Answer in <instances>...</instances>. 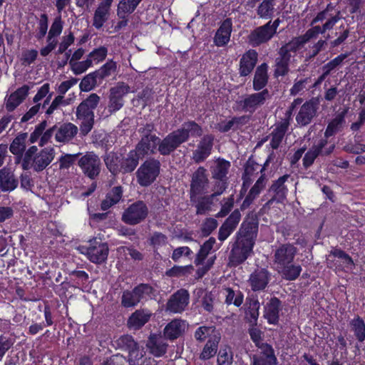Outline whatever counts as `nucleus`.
<instances>
[{
	"label": "nucleus",
	"mask_w": 365,
	"mask_h": 365,
	"mask_svg": "<svg viewBox=\"0 0 365 365\" xmlns=\"http://www.w3.org/2000/svg\"><path fill=\"white\" fill-rule=\"evenodd\" d=\"M257 218L245 217L236 232L230 258L232 263L239 265L245 262L252 252L258 232Z\"/></svg>",
	"instance_id": "f257e3e1"
},
{
	"label": "nucleus",
	"mask_w": 365,
	"mask_h": 365,
	"mask_svg": "<svg viewBox=\"0 0 365 365\" xmlns=\"http://www.w3.org/2000/svg\"><path fill=\"white\" fill-rule=\"evenodd\" d=\"M202 133V126L195 120L185 121L180 128L170 132L163 139L159 137L158 153L163 156H168L186 143L190 136L201 137Z\"/></svg>",
	"instance_id": "f03ea898"
},
{
	"label": "nucleus",
	"mask_w": 365,
	"mask_h": 365,
	"mask_svg": "<svg viewBox=\"0 0 365 365\" xmlns=\"http://www.w3.org/2000/svg\"><path fill=\"white\" fill-rule=\"evenodd\" d=\"M100 97L96 93L90 94L76 108V115L81 120L80 124L81 133L87 135L93 128L94 124V110L98 107Z\"/></svg>",
	"instance_id": "7ed1b4c3"
},
{
	"label": "nucleus",
	"mask_w": 365,
	"mask_h": 365,
	"mask_svg": "<svg viewBox=\"0 0 365 365\" xmlns=\"http://www.w3.org/2000/svg\"><path fill=\"white\" fill-rule=\"evenodd\" d=\"M272 95L268 89L247 94L241 99L235 101L233 109L236 111L248 113L250 116L256 110L263 106L267 101L271 99Z\"/></svg>",
	"instance_id": "20e7f679"
},
{
	"label": "nucleus",
	"mask_w": 365,
	"mask_h": 365,
	"mask_svg": "<svg viewBox=\"0 0 365 365\" xmlns=\"http://www.w3.org/2000/svg\"><path fill=\"white\" fill-rule=\"evenodd\" d=\"M160 161L153 157L146 159L138 168L136 178L138 184L143 187L152 185L160 173Z\"/></svg>",
	"instance_id": "39448f33"
},
{
	"label": "nucleus",
	"mask_w": 365,
	"mask_h": 365,
	"mask_svg": "<svg viewBox=\"0 0 365 365\" xmlns=\"http://www.w3.org/2000/svg\"><path fill=\"white\" fill-rule=\"evenodd\" d=\"M231 167V163L222 158H217L210 170L212 178L216 181L215 187L217 192L215 195L223 193L228 186V173Z\"/></svg>",
	"instance_id": "423d86ee"
},
{
	"label": "nucleus",
	"mask_w": 365,
	"mask_h": 365,
	"mask_svg": "<svg viewBox=\"0 0 365 365\" xmlns=\"http://www.w3.org/2000/svg\"><path fill=\"white\" fill-rule=\"evenodd\" d=\"M149 215V208L146 202L138 200L128 205L124 210L121 220L128 225H136L144 222Z\"/></svg>",
	"instance_id": "0eeeda50"
},
{
	"label": "nucleus",
	"mask_w": 365,
	"mask_h": 365,
	"mask_svg": "<svg viewBox=\"0 0 365 365\" xmlns=\"http://www.w3.org/2000/svg\"><path fill=\"white\" fill-rule=\"evenodd\" d=\"M78 165L84 175L91 180H95L101 169V159L94 152H86L78 161Z\"/></svg>",
	"instance_id": "6e6552de"
},
{
	"label": "nucleus",
	"mask_w": 365,
	"mask_h": 365,
	"mask_svg": "<svg viewBox=\"0 0 365 365\" xmlns=\"http://www.w3.org/2000/svg\"><path fill=\"white\" fill-rule=\"evenodd\" d=\"M190 186V198H193L195 195L207 194L210 180L207 170L203 166L198 167L192 173Z\"/></svg>",
	"instance_id": "1a4fd4ad"
},
{
	"label": "nucleus",
	"mask_w": 365,
	"mask_h": 365,
	"mask_svg": "<svg viewBox=\"0 0 365 365\" xmlns=\"http://www.w3.org/2000/svg\"><path fill=\"white\" fill-rule=\"evenodd\" d=\"M319 103L318 97H312L302 103L295 118L297 125L300 127L309 125L317 115Z\"/></svg>",
	"instance_id": "9d476101"
},
{
	"label": "nucleus",
	"mask_w": 365,
	"mask_h": 365,
	"mask_svg": "<svg viewBox=\"0 0 365 365\" xmlns=\"http://www.w3.org/2000/svg\"><path fill=\"white\" fill-rule=\"evenodd\" d=\"M130 91V87L125 83H118L110 89L108 112L112 114L120 110L124 105L123 97Z\"/></svg>",
	"instance_id": "9b49d317"
},
{
	"label": "nucleus",
	"mask_w": 365,
	"mask_h": 365,
	"mask_svg": "<svg viewBox=\"0 0 365 365\" xmlns=\"http://www.w3.org/2000/svg\"><path fill=\"white\" fill-rule=\"evenodd\" d=\"M108 246L106 242H98L96 239L90 241V246L86 249L89 260L95 264H102L108 255Z\"/></svg>",
	"instance_id": "f8f14e48"
},
{
	"label": "nucleus",
	"mask_w": 365,
	"mask_h": 365,
	"mask_svg": "<svg viewBox=\"0 0 365 365\" xmlns=\"http://www.w3.org/2000/svg\"><path fill=\"white\" fill-rule=\"evenodd\" d=\"M214 135L212 134L205 135L197 148L192 151V159L195 163L204 162L211 154L214 144Z\"/></svg>",
	"instance_id": "ddd939ff"
},
{
	"label": "nucleus",
	"mask_w": 365,
	"mask_h": 365,
	"mask_svg": "<svg viewBox=\"0 0 365 365\" xmlns=\"http://www.w3.org/2000/svg\"><path fill=\"white\" fill-rule=\"evenodd\" d=\"M271 279V274L266 268L256 269L250 275L248 284L253 292L264 291Z\"/></svg>",
	"instance_id": "4468645a"
},
{
	"label": "nucleus",
	"mask_w": 365,
	"mask_h": 365,
	"mask_svg": "<svg viewBox=\"0 0 365 365\" xmlns=\"http://www.w3.org/2000/svg\"><path fill=\"white\" fill-rule=\"evenodd\" d=\"M258 53L255 49H249L245 52L240 59L238 73L240 77L250 75L257 66Z\"/></svg>",
	"instance_id": "2eb2a0df"
},
{
	"label": "nucleus",
	"mask_w": 365,
	"mask_h": 365,
	"mask_svg": "<svg viewBox=\"0 0 365 365\" xmlns=\"http://www.w3.org/2000/svg\"><path fill=\"white\" fill-rule=\"evenodd\" d=\"M190 294L187 290L180 289L175 292L167 302V309L173 313H181L189 303Z\"/></svg>",
	"instance_id": "dca6fc26"
},
{
	"label": "nucleus",
	"mask_w": 365,
	"mask_h": 365,
	"mask_svg": "<svg viewBox=\"0 0 365 365\" xmlns=\"http://www.w3.org/2000/svg\"><path fill=\"white\" fill-rule=\"evenodd\" d=\"M297 249L291 243L282 244L274 252V263L277 267L293 262Z\"/></svg>",
	"instance_id": "f3484780"
},
{
	"label": "nucleus",
	"mask_w": 365,
	"mask_h": 365,
	"mask_svg": "<svg viewBox=\"0 0 365 365\" xmlns=\"http://www.w3.org/2000/svg\"><path fill=\"white\" fill-rule=\"evenodd\" d=\"M282 309V301L277 297H271L264 307V317L269 324H279V312Z\"/></svg>",
	"instance_id": "a211bd4d"
},
{
	"label": "nucleus",
	"mask_w": 365,
	"mask_h": 365,
	"mask_svg": "<svg viewBox=\"0 0 365 365\" xmlns=\"http://www.w3.org/2000/svg\"><path fill=\"white\" fill-rule=\"evenodd\" d=\"M274 35L269 31V24H265L252 30L248 35V42L253 47L259 46L269 42Z\"/></svg>",
	"instance_id": "6ab92c4d"
},
{
	"label": "nucleus",
	"mask_w": 365,
	"mask_h": 365,
	"mask_svg": "<svg viewBox=\"0 0 365 365\" xmlns=\"http://www.w3.org/2000/svg\"><path fill=\"white\" fill-rule=\"evenodd\" d=\"M232 31V21L230 18H227L220 24L215 32L213 41L217 47L226 46L231 37Z\"/></svg>",
	"instance_id": "aec40b11"
},
{
	"label": "nucleus",
	"mask_w": 365,
	"mask_h": 365,
	"mask_svg": "<svg viewBox=\"0 0 365 365\" xmlns=\"http://www.w3.org/2000/svg\"><path fill=\"white\" fill-rule=\"evenodd\" d=\"M158 136L141 137L135 148L143 158L149 155H155L158 153Z\"/></svg>",
	"instance_id": "412c9836"
},
{
	"label": "nucleus",
	"mask_w": 365,
	"mask_h": 365,
	"mask_svg": "<svg viewBox=\"0 0 365 365\" xmlns=\"http://www.w3.org/2000/svg\"><path fill=\"white\" fill-rule=\"evenodd\" d=\"M269 66L266 62L262 63L256 67L252 79V89L255 91H261L267 89L265 87L269 82Z\"/></svg>",
	"instance_id": "4be33fe9"
},
{
	"label": "nucleus",
	"mask_w": 365,
	"mask_h": 365,
	"mask_svg": "<svg viewBox=\"0 0 365 365\" xmlns=\"http://www.w3.org/2000/svg\"><path fill=\"white\" fill-rule=\"evenodd\" d=\"M250 120V116L243 115L240 116H234L230 120L225 121L222 120L215 124V128L220 133H227L230 130L237 131L241 128L242 126L246 125Z\"/></svg>",
	"instance_id": "5701e85b"
},
{
	"label": "nucleus",
	"mask_w": 365,
	"mask_h": 365,
	"mask_svg": "<svg viewBox=\"0 0 365 365\" xmlns=\"http://www.w3.org/2000/svg\"><path fill=\"white\" fill-rule=\"evenodd\" d=\"M264 350L259 351L252 356L251 359L252 365H276L277 359L272 345H265Z\"/></svg>",
	"instance_id": "b1692460"
},
{
	"label": "nucleus",
	"mask_w": 365,
	"mask_h": 365,
	"mask_svg": "<svg viewBox=\"0 0 365 365\" xmlns=\"http://www.w3.org/2000/svg\"><path fill=\"white\" fill-rule=\"evenodd\" d=\"M152 313L148 309H136L128 317L127 326L129 329L139 330L149 322Z\"/></svg>",
	"instance_id": "393cba45"
},
{
	"label": "nucleus",
	"mask_w": 365,
	"mask_h": 365,
	"mask_svg": "<svg viewBox=\"0 0 365 365\" xmlns=\"http://www.w3.org/2000/svg\"><path fill=\"white\" fill-rule=\"evenodd\" d=\"M194 337L197 343H202L221 339V334L214 325H202L195 329Z\"/></svg>",
	"instance_id": "a878e982"
},
{
	"label": "nucleus",
	"mask_w": 365,
	"mask_h": 365,
	"mask_svg": "<svg viewBox=\"0 0 365 365\" xmlns=\"http://www.w3.org/2000/svg\"><path fill=\"white\" fill-rule=\"evenodd\" d=\"M327 145L326 139H319L315 142L313 145L305 153L302 159L303 167L304 169H308L314 163L315 160L321 155L322 149Z\"/></svg>",
	"instance_id": "bb28decb"
},
{
	"label": "nucleus",
	"mask_w": 365,
	"mask_h": 365,
	"mask_svg": "<svg viewBox=\"0 0 365 365\" xmlns=\"http://www.w3.org/2000/svg\"><path fill=\"white\" fill-rule=\"evenodd\" d=\"M185 321L175 319L169 322L163 330L165 339L173 341L182 335L186 328Z\"/></svg>",
	"instance_id": "cd10ccee"
},
{
	"label": "nucleus",
	"mask_w": 365,
	"mask_h": 365,
	"mask_svg": "<svg viewBox=\"0 0 365 365\" xmlns=\"http://www.w3.org/2000/svg\"><path fill=\"white\" fill-rule=\"evenodd\" d=\"M333 256L336 258L340 259L342 261L343 265L338 264L337 262H335L334 261H331L330 259L328 260L329 267L330 268L335 267L336 269L339 270H342L344 267H346L348 269H353L355 266V264L354 262L353 259L351 257V256L347 254L345 251L341 250V249H334L330 252L329 257Z\"/></svg>",
	"instance_id": "c85d7f7f"
},
{
	"label": "nucleus",
	"mask_w": 365,
	"mask_h": 365,
	"mask_svg": "<svg viewBox=\"0 0 365 365\" xmlns=\"http://www.w3.org/2000/svg\"><path fill=\"white\" fill-rule=\"evenodd\" d=\"M18 184V180L9 168H3L0 170V192L13 191Z\"/></svg>",
	"instance_id": "c756f323"
},
{
	"label": "nucleus",
	"mask_w": 365,
	"mask_h": 365,
	"mask_svg": "<svg viewBox=\"0 0 365 365\" xmlns=\"http://www.w3.org/2000/svg\"><path fill=\"white\" fill-rule=\"evenodd\" d=\"M112 3L113 0H104L98 4L93 19V26L96 29H101L107 21Z\"/></svg>",
	"instance_id": "7c9ffc66"
},
{
	"label": "nucleus",
	"mask_w": 365,
	"mask_h": 365,
	"mask_svg": "<svg viewBox=\"0 0 365 365\" xmlns=\"http://www.w3.org/2000/svg\"><path fill=\"white\" fill-rule=\"evenodd\" d=\"M140 158L143 157L135 148L130 150L125 156L122 155L121 173H131L133 172L138 165Z\"/></svg>",
	"instance_id": "2f4dec72"
},
{
	"label": "nucleus",
	"mask_w": 365,
	"mask_h": 365,
	"mask_svg": "<svg viewBox=\"0 0 365 365\" xmlns=\"http://www.w3.org/2000/svg\"><path fill=\"white\" fill-rule=\"evenodd\" d=\"M289 125V122L282 120L281 123H278L272 131L269 145L273 150H277L279 148Z\"/></svg>",
	"instance_id": "473e14b6"
},
{
	"label": "nucleus",
	"mask_w": 365,
	"mask_h": 365,
	"mask_svg": "<svg viewBox=\"0 0 365 365\" xmlns=\"http://www.w3.org/2000/svg\"><path fill=\"white\" fill-rule=\"evenodd\" d=\"M54 153L53 148H43L34 158V168L36 171H42L53 160Z\"/></svg>",
	"instance_id": "72a5a7b5"
},
{
	"label": "nucleus",
	"mask_w": 365,
	"mask_h": 365,
	"mask_svg": "<svg viewBox=\"0 0 365 365\" xmlns=\"http://www.w3.org/2000/svg\"><path fill=\"white\" fill-rule=\"evenodd\" d=\"M277 270L282 279L287 281H294L300 276L302 267L293 262L277 267Z\"/></svg>",
	"instance_id": "f704fd0d"
},
{
	"label": "nucleus",
	"mask_w": 365,
	"mask_h": 365,
	"mask_svg": "<svg viewBox=\"0 0 365 365\" xmlns=\"http://www.w3.org/2000/svg\"><path fill=\"white\" fill-rule=\"evenodd\" d=\"M78 133V127L72 123H64L60 125L55 135L57 142L65 143L73 139Z\"/></svg>",
	"instance_id": "c9c22d12"
},
{
	"label": "nucleus",
	"mask_w": 365,
	"mask_h": 365,
	"mask_svg": "<svg viewBox=\"0 0 365 365\" xmlns=\"http://www.w3.org/2000/svg\"><path fill=\"white\" fill-rule=\"evenodd\" d=\"M146 346L153 356L160 357L166 353L168 345L160 337L155 334H150Z\"/></svg>",
	"instance_id": "e433bc0d"
},
{
	"label": "nucleus",
	"mask_w": 365,
	"mask_h": 365,
	"mask_svg": "<svg viewBox=\"0 0 365 365\" xmlns=\"http://www.w3.org/2000/svg\"><path fill=\"white\" fill-rule=\"evenodd\" d=\"M213 196L214 195H208L205 194L202 195H195V197L190 198V202L196 208V215H205L211 210Z\"/></svg>",
	"instance_id": "4c0bfd02"
},
{
	"label": "nucleus",
	"mask_w": 365,
	"mask_h": 365,
	"mask_svg": "<svg viewBox=\"0 0 365 365\" xmlns=\"http://www.w3.org/2000/svg\"><path fill=\"white\" fill-rule=\"evenodd\" d=\"M123 187L120 185L115 186L106 194L101 203V209L106 211L112 206L118 204L123 197Z\"/></svg>",
	"instance_id": "58836bf2"
},
{
	"label": "nucleus",
	"mask_w": 365,
	"mask_h": 365,
	"mask_svg": "<svg viewBox=\"0 0 365 365\" xmlns=\"http://www.w3.org/2000/svg\"><path fill=\"white\" fill-rule=\"evenodd\" d=\"M349 327L358 343L364 344L365 341V322L360 316H355L349 322Z\"/></svg>",
	"instance_id": "ea45409f"
},
{
	"label": "nucleus",
	"mask_w": 365,
	"mask_h": 365,
	"mask_svg": "<svg viewBox=\"0 0 365 365\" xmlns=\"http://www.w3.org/2000/svg\"><path fill=\"white\" fill-rule=\"evenodd\" d=\"M27 138V133H20L10 144L9 150L13 155L16 156L18 160L22 158L23 154L25 152Z\"/></svg>",
	"instance_id": "a19ab883"
},
{
	"label": "nucleus",
	"mask_w": 365,
	"mask_h": 365,
	"mask_svg": "<svg viewBox=\"0 0 365 365\" xmlns=\"http://www.w3.org/2000/svg\"><path fill=\"white\" fill-rule=\"evenodd\" d=\"M248 306L245 311V319L251 326H257L259 315L260 304L257 299H249Z\"/></svg>",
	"instance_id": "79ce46f5"
},
{
	"label": "nucleus",
	"mask_w": 365,
	"mask_h": 365,
	"mask_svg": "<svg viewBox=\"0 0 365 365\" xmlns=\"http://www.w3.org/2000/svg\"><path fill=\"white\" fill-rule=\"evenodd\" d=\"M350 53L349 52L342 53L324 64L321 67L322 71H323L328 76L335 73L337 70H339L344 64V61L349 56Z\"/></svg>",
	"instance_id": "37998d69"
},
{
	"label": "nucleus",
	"mask_w": 365,
	"mask_h": 365,
	"mask_svg": "<svg viewBox=\"0 0 365 365\" xmlns=\"http://www.w3.org/2000/svg\"><path fill=\"white\" fill-rule=\"evenodd\" d=\"M118 71V64L113 58L108 59V61L102 65L98 69L94 71L97 78L100 80L101 83L107 78L115 74Z\"/></svg>",
	"instance_id": "c03bdc74"
},
{
	"label": "nucleus",
	"mask_w": 365,
	"mask_h": 365,
	"mask_svg": "<svg viewBox=\"0 0 365 365\" xmlns=\"http://www.w3.org/2000/svg\"><path fill=\"white\" fill-rule=\"evenodd\" d=\"M121 159L122 154H118L115 152H110L106 153L104 157V162L108 170L112 174H117L121 173Z\"/></svg>",
	"instance_id": "a18cd8bd"
},
{
	"label": "nucleus",
	"mask_w": 365,
	"mask_h": 365,
	"mask_svg": "<svg viewBox=\"0 0 365 365\" xmlns=\"http://www.w3.org/2000/svg\"><path fill=\"white\" fill-rule=\"evenodd\" d=\"M289 177L290 175L285 174L279 177L277 180H274L269 188V191L274 193L275 196H277L279 199L285 198L288 191L285 182L288 180Z\"/></svg>",
	"instance_id": "49530a36"
},
{
	"label": "nucleus",
	"mask_w": 365,
	"mask_h": 365,
	"mask_svg": "<svg viewBox=\"0 0 365 365\" xmlns=\"http://www.w3.org/2000/svg\"><path fill=\"white\" fill-rule=\"evenodd\" d=\"M215 243L216 240L214 237H210L207 240L203 242V244L200 246L195 259V264L196 265H200L203 264Z\"/></svg>",
	"instance_id": "de8ad7c7"
},
{
	"label": "nucleus",
	"mask_w": 365,
	"mask_h": 365,
	"mask_svg": "<svg viewBox=\"0 0 365 365\" xmlns=\"http://www.w3.org/2000/svg\"><path fill=\"white\" fill-rule=\"evenodd\" d=\"M344 123V115L338 114L328 123L324 132V137L321 139H326L328 141L329 137L334 135L340 130Z\"/></svg>",
	"instance_id": "09e8293b"
},
{
	"label": "nucleus",
	"mask_w": 365,
	"mask_h": 365,
	"mask_svg": "<svg viewBox=\"0 0 365 365\" xmlns=\"http://www.w3.org/2000/svg\"><path fill=\"white\" fill-rule=\"evenodd\" d=\"M143 0H121L118 7V16L124 18L125 15L130 14L136 9Z\"/></svg>",
	"instance_id": "8fccbe9b"
},
{
	"label": "nucleus",
	"mask_w": 365,
	"mask_h": 365,
	"mask_svg": "<svg viewBox=\"0 0 365 365\" xmlns=\"http://www.w3.org/2000/svg\"><path fill=\"white\" fill-rule=\"evenodd\" d=\"M226 295L225 303L227 305L234 304L237 307H240L244 301V294L237 290L236 292L231 287L225 288Z\"/></svg>",
	"instance_id": "3c124183"
},
{
	"label": "nucleus",
	"mask_w": 365,
	"mask_h": 365,
	"mask_svg": "<svg viewBox=\"0 0 365 365\" xmlns=\"http://www.w3.org/2000/svg\"><path fill=\"white\" fill-rule=\"evenodd\" d=\"M221 339L210 340L205 342L202 350L200 354L202 360H207L215 356L218 349V345Z\"/></svg>",
	"instance_id": "603ef678"
},
{
	"label": "nucleus",
	"mask_w": 365,
	"mask_h": 365,
	"mask_svg": "<svg viewBox=\"0 0 365 365\" xmlns=\"http://www.w3.org/2000/svg\"><path fill=\"white\" fill-rule=\"evenodd\" d=\"M133 292L140 302L143 299H147L154 295L155 289L149 284L140 283L133 289Z\"/></svg>",
	"instance_id": "864d4df0"
},
{
	"label": "nucleus",
	"mask_w": 365,
	"mask_h": 365,
	"mask_svg": "<svg viewBox=\"0 0 365 365\" xmlns=\"http://www.w3.org/2000/svg\"><path fill=\"white\" fill-rule=\"evenodd\" d=\"M248 334L250 336L251 340L255 344L259 351L264 350V346L269 345L266 342H263L264 333L257 326L249 325Z\"/></svg>",
	"instance_id": "5fc2aeb1"
},
{
	"label": "nucleus",
	"mask_w": 365,
	"mask_h": 365,
	"mask_svg": "<svg viewBox=\"0 0 365 365\" xmlns=\"http://www.w3.org/2000/svg\"><path fill=\"white\" fill-rule=\"evenodd\" d=\"M275 0H263L257 9V15L262 19H269L273 16Z\"/></svg>",
	"instance_id": "6e6d98bb"
},
{
	"label": "nucleus",
	"mask_w": 365,
	"mask_h": 365,
	"mask_svg": "<svg viewBox=\"0 0 365 365\" xmlns=\"http://www.w3.org/2000/svg\"><path fill=\"white\" fill-rule=\"evenodd\" d=\"M101 84L98 78L94 71L87 74L81 80L79 87L81 91L88 92L95 88L96 86Z\"/></svg>",
	"instance_id": "4d7b16f0"
},
{
	"label": "nucleus",
	"mask_w": 365,
	"mask_h": 365,
	"mask_svg": "<svg viewBox=\"0 0 365 365\" xmlns=\"http://www.w3.org/2000/svg\"><path fill=\"white\" fill-rule=\"evenodd\" d=\"M117 345L123 351L133 352L135 348H138V343L131 335L125 334L121 336L117 341Z\"/></svg>",
	"instance_id": "13d9d810"
},
{
	"label": "nucleus",
	"mask_w": 365,
	"mask_h": 365,
	"mask_svg": "<svg viewBox=\"0 0 365 365\" xmlns=\"http://www.w3.org/2000/svg\"><path fill=\"white\" fill-rule=\"evenodd\" d=\"M258 163L252 159V157L249 158L244 165V172L242 173L243 187L245 186L246 182L251 181V177L257 170Z\"/></svg>",
	"instance_id": "bf43d9fd"
},
{
	"label": "nucleus",
	"mask_w": 365,
	"mask_h": 365,
	"mask_svg": "<svg viewBox=\"0 0 365 365\" xmlns=\"http://www.w3.org/2000/svg\"><path fill=\"white\" fill-rule=\"evenodd\" d=\"M193 270L192 265L178 266L174 265L165 272V275L169 277H180L190 274Z\"/></svg>",
	"instance_id": "052dcab7"
},
{
	"label": "nucleus",
	"mask_w": 365,
	"mask_h": 365,
	"mask_svg": "<svg viewBox=\"0 0 365 365\" xmlns=\"http://www.w3.org/2000/svg\"><path fill=\"white\" fill-rule=\"evenodd\" d=\"M121 306L124 308H130L136 307L140 301L136 295L133 294V289L124 290L121 296Z\"/></svg>",
	"instance_id": "680f3d73"
},
{
	"label": "nucleus",
	"mask_w": 365,
	"mask_h": 365,
	"mask_svg": "<svg viewBox=\"0 0 365 365\" xmlns=\"http://www.w3.org/2000/svg\"><path fill=\"white\" fill-rule=\"evenodd\" d=\"M274 66V77L276 78L287 75L289 71V61L278 57L275 59Z\"/></svg>",
	"instance_id": "e2e57ef3"
},
{
	"label": "nucleus",
	"mask_w": 365,
	"mask_h": 365,
	"mask_svg": "<svg viewBox=\"0 0 365 365\" xmlns=\"http://www.w3.org/2000/svg\"><path fill=\"white\" fill-rule=\"evenodd\" d=\"M218 226L217 220L212 217H207L202 222L200 227L201 234L203 237H208Z\"/></svg>",
	"instance_id": "0e129e2a"
},
{
	"label": "nucleus",
	"mask_w": 365,
	"mask_h": 365,
	"mask_svg": "<svg viewBox=\"0 0 365 365\" xmlns=\"http://www.w3.org/2000/svg\"><path fill=\"white\" fill-rule=\"evenodd\" d=\"M63 21H62L61 16H56L50 28L48 35L47 36V41H51L53 37L58 36L63 30Z\"/></svg>",
	"instance_id": "69168bd1"
},
{
	"label": "nucleus",
	"mask_w": 365,
	"mask_h": 365,
	"mask_svg": "<svg viewBox=\"0 0 365 365\" xmlns=\"http://www.w3.org/2000/svg\"><path fill=\"white\" fill-rule=\"evenodd\" d=\"M241 213L239 209L234 210L225 219L223 225L235 230L241 220Z\"/></svg>",
	"instance_id": "338daca9"
},
{
	"label": "nucleus",
	"mask_w": 365,
	"mask_h": 365,
	"mask_svg": "<svg viewBox=\"0 0 365 365\" xmlns=\"http://www.w3.org/2000/svg\"><path fill=\"white\" fill-rule=\"evenodd\" d=\"M107 55L108 48L105 46H101L90 52L88 57L91 58L96 63H99L106 58Z\"/></svg>",
	"instance_id": "774afa93"
}]
</instances>
